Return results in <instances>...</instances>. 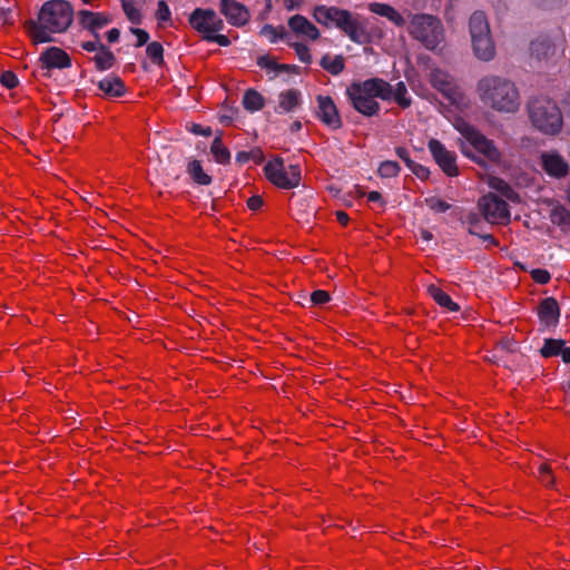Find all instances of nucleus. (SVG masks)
<instances>
[{
  "instance_id": "48",
  "label": "nucleus",
  "mask_w": 570,
  "mask_h": 570,
  "mask_svg": "<svg viewBox=\"0 0 570 570\" xmlns=\"http://www.w3.org/2000/svg\"><path fill=\"white\" fill-rule=\"evenodd\" d=\"M410 169L415 176H417L421 179L428 178L430 174L429 169L425 166L416 164L415 161L410 167Z\"/></svg>"
},
{
  "instance_id": "18",
  "label": "nucleus",
  "mask_w": 570,
  "mask_h": 570,
  "mask_svg": "<svg viewBox=\"0 0 570 570\" xmlns=\"http://www.w3.org/2000/svg\"><path fill=\"white\" fill-rule=\"evenodd\" d=\"M43 68H66L70 66L69 56L60 48H48L40 58Z\"/></svg>"
},
{
  "instance_id": "45",
  "label": "nucleus",
  "mask_w": 570,
  "mask_h": 570,
  "mask_svg": "<svg viewBox=\"0 0 570 570\" xmlns=\"http://www.w3.org/2000/svg\"><path fill=\"white\" fill-rule=\"evenodd\" d=\"M294 48L301 61L305 63L311 61L312 57L309 55L308 48L305 45L295 43Z\"/></svg>"
},
{
  "instance_id": "61",
  "label": "nucleus",
  "mask_w": 570,
  "mask_h": 570,
  "mask_svg": "<svg viewBox=\"0 0 570 570\" xmlns=\"http://www.w3.org/2000/svg\"><path fill=\"white\" fill-rule=\"evenodd\" d=\"M563 362L566 363H570V347H562L561 350V353H560Z\"/></svg>"
},
{
  "instance_id": "60",
  "label": "nucleus",
  "mask_w": 570,
  "mask_h": 570,
  "mask_svg": "<svg viewBox=\"0 0 570 570\" xmlns=\"http://www.w3.org/2000/svg\"><path fill=\"white\" fill-rule=\"evenodd\" d=\"M336 217L338 219V222L343 225L347 224L348 222V215L345 213V212H336Z\"/></svg>"
},
{
  "instance_id": "35",
  "label": "nucleus",
  "mask_w": 570,
  "mask_h": 570,
  "mask_svg": "<svg viewBox=\"0 0 570 570\" xmlns=\"http://www.w3.org/2000/svg\"><path fill=\"white\" fill-rule=\"evenodd\" d=\"M146 52H147V56L157 65H161L163 61H164V57H163V53H164V49H163V46L157 42V41H154V42H150L147 45V48H146Z\"/></svg>"
},
{
  "instance_id": "12",
  "label": "nucleus",
  "mask_w": 570,
  "mask_h": 570,
  "mask_svg": "<svg viewBox=\"0 0 570 570\" xmlns=\"http://www.w3.org/2000/svg\"><path fill=\"white\" fill-rule=\"evenodd\" d=\"M557 52V46L549 39H535L530 45V57L538 67L553 63Z\"/></svg>"
},
{
  "instance_id": "1",
  "label": "nucleus",
  "mask_w": 570,
  "mask_h": 570,
  "mask_svg": "<svg viewBox=\"0 0 570 570\" xmlns=\"http://www.w3.org/2000/svg\"><path fill=\"white\" fill-rule=\"evenodd\" d=\"M72 22V8L68 1L50 0L42 4L38 20H28L24 27L35 45L51 42V33L66 31Z\"/></svg>"
},
{
  "instance_id": "64",
  "label": "nucleus",
  "mask_w": 570,
  "mask_h": 570,
  "mask_svg": "<svg viewBox=\"0 0 570 570\" xmlns=\"http://www.w3.org/2000/svg\"><path fill=\"white\" fill-rule=\"evenodd\" d=\"M301 128H302V124H301V121H298V120L294 121V122L291 125V130H292L293 132L301 130Z\"/></svg>"
},
{
  "instance_id": "2",
  "label": "nucleus",
  "mask_w": 570,
  "mask_h": 570,
  "mask_svg": "<svg viewBox=\"0 0 570 570\" xmlns=\"http://www.w3.org/2000/svg\"><path fill=\"white\" fill-rule=\"evenodd\" d=\"M482 104L499 112H515L520 107V94L513 81L505 77L488 75L476 85Z\"/></svg>"
},
{
  "instance_id": "63",
  "label": "nucleus",
  "mask_w": 570,
  "mask_h": 570,
  "mask_svg": "<svg viewBox=\"0 0 570 570\" xmlns=\"http://www.w3.org/2000/svg\"><path fill=\"white\" fill-rule=\"evenodd\" d=\"M286 1H287L286 8L288 10H293L301 3L302 0H286Z\"/></svg>"
},
{
  "instance_id": "26",
  "label": "nucleus",
  "mask_w": 570,
  "mask_h": 570,
  "mask_svg": "<svg viewBox=\"0 0 570 570\" xmlns=\"http://www.w3.org/2000/svg\"><path fill=\"white\" fill-rule=\"evenodd\" d=\"M187 173L196 184L207 186L212 183V177L204 171L199 160H190L187 165Z\"/></svg>"
},
{
  "instance_id": "6",
  "label": "nucleus",
  "mask_w": 570,
  "mask_h": 570,
  "mask_svg": "<svg viewBox=\"0 0 570 570\" xmlns=\"http://www.w3.org/2000/svg\"><path fill=\"white\" fill-rule=\"evenodd\" d=\"M313 16L321 24L342 29L356 43H365L368 40V35L361 22L347 10L318 6L314 9Z\"/></svg>"
},
{
  "instance_id": "62",
  "label": "nucleus",
  "mask_w": 570,
  "mask_h": 570,
  "mask_svg": "<svg viewBox=\"0 0 570 570\" xmlns=\"http://www.w3.org/2000/svg\"><path fill=\"white\" fill-rule=\"evenodd\" d=\"M421 237L425 240V242H430L432 238H433V235L430 230H426V229H422L421 230Z\"/></svg>"
},
{
  "instance_id": "15",
  "label": "nucleus",
  "mask_w": 570,
  "mask_h": 570,
  "mask_svg": "<svg viewBox=\"0 0 570 570\" xmlns=\"http://www.w3.org/2000/svg\"><path fill=\"white\" fill-rule=\"evenodd\" d=\"M432 86L440 91L450 102H455L460 97L454 79L445 71L433 70L430 76Z\"/></svg>"
},
{
  "instance_id": "19",
  "label": "nucleus",
  "mask_w": 570,
  "mask_h": 570,
  "mask_svg": "<svg viewBox=\"0 0 570 570\" xmlns=\"http://www.w3.org/2000/svg\"><path fill=\"white\" fill-rule=\"evenodd\" d=\"M80 24L89 29L94 35H98L97 30L107 26L110 20L106 14L96 13L88 10H81L78 12Z\"/></svg>"
},
{
  "instance_id": "16",
  "label": "nucleus",
  "mask_w": 570,
  "mask_h": 570,
  "mask_svg": "<svg viewBox=\"0 0 570 570\" xmlns=\"http://www.w3.org/2000/svg\"><path fill=\"white\" fill-rule=\"evenodd\" d=\"M317 116L328 127L338 129L342 127V120L337 108L331 97H317Z\"/></svg>"
},
{
  "instance_id": "37",
  "label": "nucleus",
  "mask_w": 570,
  "mask_h": 570,
  "mask_svg": "<svg viewBox=\"0 0 570 570\" xmlns=\"http://www.w3.org/2000/svg\"><path fill=\"white\" fill-rule=\"evenodd\" d=\"M425 204L435 213H444L450 208V204L438 197L426 198Z\"/></svg>"
},
{
  "instance_id": "27",
  "label": "nucleus",
  "mask_w": 570,
  "mask_h": 570,
  "mask_svg": "<svg viewBox=\"0 0 570 570\" xmlns=\"http://www.w3.org/2000/svg\"><path fill=\"white\" fill-rule=\"evenodd\" d=\"M94 61L96 63L97 69L107 70L114 66L116 58L114 53L109 50V48L104 46L94 57Z\"/></svg>"
},
{
  "instance_id": "24",
  "label": "nucleus",
  "mask_w": 570,
  "mask_h": 570,
  "mask_svg": "<svg viewBox=\"0 0 570 570\" xmlns=\"http://www.w3.org/2000/svg\"><path fill=\"white\" fill-rule=\"evenodd\" d=\"M299 91L289 89L283 91L278 96V109L284 112H291L299 105Z\"/></svg>"
},
{
  "instance_id": "50",
  "label": "nucleus",
  "mask_w": 570,
  "mask_h": 570,
  "mask_svg": "<svg viewBox=\"0 0 570 570\" xmlns=\"http://www.w3.org/2000/svg\"><path fill=\"white\" fill-rule=\"evenodd\" d=\"M95 41L82 42L81 47L87 51H99L105 45L100 42L99 35H95Z\"/></svg>"
},
{
  "instance_id": "41",
  "label": "nucleus",
  "mask_w": 570,
  "mask_h": 570,
  "mask_svg": "<svg viewBox=\"0 0 570 570\" xmlns=\"http://www.w3.org/2000/svg\"><path fill=\"white\" fill-rule=\"evenodd\" d=\"M330 301V294L326 291H315L311 295V302L315 305H322Z\"/></svg>"
},
{
  "instance_id": "20",
  "label": "nucleus",
  "mask_w": 570,
  "mask_h": 570,
  "mask_svg": "<svg viewBox=\"0 0 570 570\" xmlns=\"http://www.w3.org/2000/svg\"><path fill=\"white\" fill-rule=\"evenodd\" d=\"M288 26L295 33L305 36L312 40L320 37L318 29L301 14L293 16L288 20Z\"/></svg>"
},
{
  "instance_id": "32",
  "label": "nucleus",
  "mask_w": 570,
  "mask_h": 570,
  "mask_svg": "<svg viewBox=\"0 0 570 570\" xmlns=\"http://www.w3.org/2000/svg\"><path fill=\"white\" fill-rule=\"evenodd\" d=\"M551 220L561 226L570 225V213L562 206H556L551 210Z\"/></svg>"
},
{
  "instance_id": "10",
  "label": "nucleus",
  "mask_w": 570,
  "mask_h": 570,
  "mask_svg": "<svg viewBox=\"0 0 570 570\" xmlns=\"http://www.w3.org/2000/svg\"><path fill=\"white\" fill-rule=\"evenodd\" d=\"M479 207L484 219L491 224H505L510 220L508 204L497 195L488 194L480 198Z\"/></svg>"
},
{
  "instance_id": "29",
  "label": "nucleus",
  "mask_w": 570,
  "mask_h": 570,
  "mask_svg": "<svg viewBox=\"0 0 570 570\" xmlns=\"http://www.w3.org/2000/svg\"><path fill=\"white\" fill-rule=\"evenodd\" d=\"M215 160L220 164H228L230 160L229 150L223 145L220 136L216 137L210 146Z\"/></svg>"
},
{
  "instance_id": "40",
  "label": "nucleus",
  "mask_w": 570,
  "mask_h": 570,
  "mask_svg": "<svg viewBox=\"0 0 570 570\" xmlns=\"http://www.w3.org/2000/svg\"><path fill=\"white\" fill-rule=\"evenodd\" d=\"M0 81L8 89H12L18 85V78L12 71H4L1 75Z\"/></svg>"
},
{
  "instance_id": "11",
  "label": "nucleus",
  "mask_w": 570,
  "mask_h": 570,
  "mask_svg": "<svg viewBox=\"0 0 570 570\" xmlns=\"http://www.w3.org/2000/svg\"><path fill=\"white\" fill-rule=\"evenodd\" d=\"M189 23L198 32L206 35L215 33L224 28V22L213 9L197 8L189 17Z\"/></svg>"
},
{
  "instance_id": "34",
  "label": "nucleus",
  "mask_w": 570,
  "mask_h": 570,
  "mask_svg": "<svg viewBox=\"0 0 570 570\" xmlns=\"http://www.w3.org/2000/svg\"><path fill=\"white\" fill-rule=\"evenodd\" d=\"M400 171V166L396 161L385 160L379 167V174L383 178L395 177Z\"/></svg>"
},
{
  "instance_id": "52",
  "label": "nucleus",
  "mask_w": 570,
  "mask_h": 570,
  "mask_svg": "<svg viewBox=\"0 0 570 570\" xmlns=\"http://www.w3.org/2000/svg\"><path fill=\"white\" fill-rule=\"evenodd\" d=\"M396 155L406 164L410 168L413 165V160L409 156V151L403 147H397L395 150Z\"/></svg>"
},
{
  "instance_id": "56",
  "label": "nucleus",
  "mask_w": 570,
  "mask_h": 570,
  "mask_svg": "<svg viewBox=\"0 0 570 570\" xmlns=\"http://www.w3.org/2000/svg\"><path fill=\"white\" fill-rule=\"evenodd\" d=\"M10 13V9L0 8V21L3 23H11Z\"/></svg>"
},
{
  "instance_id": "3",
  "label": "nucleus",
  "mask_w": 570,
  "mask_h": 570,
  "mask_svg": "<svg viewBox=\"0 0 570 570\" xmlns=\"http://www.w3.org/2000/svg\"><path fill=\"white\" fill-rule=\"evenodd\" d=\"M353 107L364 116L375 115L380 105L375 98L389 100L392 98V86L383 79L372 78L363 82H354L347 89Z\"/></svg>"
},
{
  "instance_id": "33",
  "label": "nucleus",
  "mask_w": 570,
  "mask_h": 570,
  "mask_svg": "<svg viewBox=\"0 0 570 570\" xmlns=\"http://www.w3.org/2000/svg\"><path fill=\"white\" fill-rule=\"evenodd\" d=\"M407 89L404 82H399L395 90L392 89V97L402 107L407 108L411 105V99L406 97Z\"/></svg>"
},
{
  "instance_id": "31",
  "label": "nucleus",
  "mask_w": 570,
  "mask_h": 570,
  "mask_svg": "<svg viewBox=\"0 0 570 570\" xmlns=\"http://www.w3.org/2000/svg\"><path fill=\"white\" fill-rule=\"evenodd\" d=\"M562 347H563V341H561V340H552V338L546 340V342L541 348V354L544 357L557 356V355H560Z\"/></svg>"
},
{
  "instance_id": "42",
  "label": "nucleus",
  "mask_w": 570,
  "mask_h": 570,
  "mask_svg": "<svg viewBox=\"0 0 570 570\" xmlns=\"http://www.w3.org/2000/svg\"><path fill=\"white\" fill-rule=\"evenodd\" d=\"M539 478L541 482L546 485H551L553 482V479L551 476V470L548 464H541L539 468Z\"/></svg>"
},
{
  "instance_id": "14",
  "label": "nucleus",
  "mask_w": 570,
  "mask_h": 570,
  "mask_svg": "<svg viewBox=\"0 0 570 570\" xmlns=\"http://www.w3.org/2000/svg\"><path fill=\"white\" fill-rule=\"evenodd\" d=\"M540 159L542 168L549 176L562 178L568 175L569 164L558 151H543Z\"/></svg>"
},
{
  "instance_id": "9",
  "label": "nucleus",
  "mask_w": 570,
  "mask_h": 570,
  "mask_svg": "<svg viewBox=\"0 0 570 570\" xmlns=\"http://www.w3.org/2000/svg\"><path fill=\"white\" fill-rule=\"evenodd\" d=\"M264 171L268 180L279 188L291 189L298 186L301 181L299 167L291 165L288 169H285L284 160L281 157L266 164Z\"/></svg>"
},
{
  "instance_id": "23",
  "label": "nucleus",
  "mask_w": 570,
  "mask_h": 570,
  "mask_svg": "<svg viewBox=\"0 0 570 570\" xmlns=\"http://www.w3.org/2000/svg\"><path fill=\"white\" fill-rule=\"evenodd\" d=\"M371 12L379 14L381 17H385L391 22H393L397 27L405 26L406 21L402 17L400 12H397L393 7L386 3L373 2L368 6Z\"/></svg>"
},
{
  "instance_id": "51",
  "label": "nucleus",
  "mask_w": 570,
  "mask_h": 570,
  "mask_svg": "<svg viewBox=\"0 0 570 570\" xmlns=\"http://www.w3.org/2000/svg\"><path fill=\"white\" fill-rule=\"evenodd\" d=\"M247 206L250 210H257L263 206V198L258 195H254L247 200Z\"/></svg>"
},
{
  "instance_id": "55",
  "label": "nucleus",
  "mask_w": 570,
  "mask_h": 570,
  "mask_svg": "<svg viewBox=\"0 0 570 570\" xmlns=\"http://www.w3.org/2000/svg\"><path fill=\"white\" fill-rule=\"evenodd\" d=\"M250 159H254L256 163H262L264 159L263 151L259 148H255L249 151Z\"/></svg>"
},
{
  "instance_id": "8",
  "label": "nucleus",
  "mask_w": 570,
  "mask_h": 570,
  "mask_svg": "<svg viewBox=\"0 0 570 570\" xmlns=\"http://www.w3.org/2000/svg\"><path fill=\"white\" fill-rule=\"evenodd\" d=\"M459 130L468 140V145L462 144L461 146V150L465 156L475 159V156L473 154L474 149L479 154H482L488 160L493 163L499 161L500 151L498 150L493 141L489 140L473 127L466 124H463L461 127H459Z\"/></svg>"
},
{
  "instance_id": "13",
  "label": "nucleus",
  "mask_w": 570,
  "mask_h": 570,
  "mask_svg": "<svg viewBox=\"0 0 570 570\" xmlns=\"http://www.w3.org/2000/svg\"><path fill=\"white\" fill-rule=\"evenodd\" d=\"M428 147L436 161V164L442 168V170L448 176H456L458 167L455 164V156L449 151L439 140L431 139L428 144Z\"/></svg>"
},
{
  "instance_id": "58",
  "label": "nucleus",
  "mask_w": 570,
  "mask_h": 570,
  "mask_svg": "<svg viewBox=\"0 0 570 570\" xmlns=\"http://www.w3.org/2000/svg\"><path fill=\"white\" fill-rule=\"evenodd\" d=\"M250 159V154L247 153V151H239L237 155H236V161L238 164H245L247 163L248 160Z\"/></svg>"
},
{
  "instance_id": "59",
  "label": "nucleus",
  "mask_w": 570,
  "mask_h": 570,
  "mask_svg": "<svg viewBox=\"0 0 570 570\" xmlns=\"http://www.w3.org/2000/svg\"><path fill=\"white\" fill-rule=\"evenodd\" d=\"M367 198L370 202H379L382 205L384 204L382 195L379 191L373 190V191L368 193Z\"/></svg>"
},
{
  "instance_id": "36",
  "label": "nucleus",
  "mask_w": 570,
  "mask_h": 570,
  "mask_svg": "<svg viewBox=\"0 0 570 570\" xmlns=\"http://www.w3.org/2000/svg\"><path fill=\"white\" fill-rule=\"evenodd\" d=\"M122 10L132 23H140L141 16L131 0H121Z\"/></svg>"
},
{
  "instance_id": "28",
  "label": "nucleus",
  "mask_w": 570,
  "mask_h": 570,
  "mask_svg": "<svg viewBox=\"0 0 570 570\" xmlns=\"http://www.w3.org/2000/svg\"><path fill=\"white\" fill-rule=\"evenodd\" d=\"M243 105L249 111H258L264 106V98L256 90L248 89L244 95Z\"/></svg>"
},
{
  "instance_id": "5",
  "label": "nucleus",
  "mask_w": 570,
  "mask_h": 570,
  "mask_svg": "<svg viewBox=\"0 0 570 570\" xmlns=\"http://www.w3.org/2000/svg\"><path fill=\"white\" fill-rule=\"evenodd\" d=\"M529 119L534 128L544 135L558 134L563 124L557 102L547 96L532 97L527 106Z\"/></svg>"
},
{
  "instance_id": "53",
  "label": "nucleus",
  "mask_w": 570,
  "mask_h": 570,
  "mask_svg": "<svg viewBox=\"0 0 570 570\" xmlns=\"http://www.w3.org/2000/svg\"><path fill=\"white\" fill-rule=\"evenodd\" d=\"M468 223L470 225L469 233L473 235H479L478 225L480 223V219L475 215H469L468 216Z\"/></svg>"
},
{
  "instance_id": "30",
  "label": "nucleus",
  "mask_w": 570,
  "mask_h": 570,
  "mask_svg": "<svg viewBox=\"0 0 570 570\" xmlns=\"http://www.w3.org/2000/svg\"><path fill=\"white\" fill-rule=\"evenodd\" d=\"M321 65L332 75H338L344 69V60L341 56L334 58L325 56L322 58Z\"/></svg>"
},
{
  "instance_id": "47",
  "label": "nucleus",
  "mask_w": 570,
  "mask_h": 570,
  "mask_svg": "<svg viewBox=\"0 0 570 570\" xmlns=\"http://www.w3.org/2000/svg\"><path fill=\"white\" fill-rule=\"evenodd\" d=\"M130 31L137 37V47H141L148 42L149 35L147 31L138 28H131Z\"/></svg>"
},
{
  "instance_id": "21",
  "label": "nucleus",
  "mask_w": 570,
  "mask_h": 570,
  "mask_svg": "<svg viewBox=\"0 0 570 570\" xmlns=\"http://www.w3.org/2000/svg\"><path fill=\"white\" fill-rule=\"evenodd\" d=\"M97 86L104 96L109 98L120 97L125 94L126 87L122 80L117 76H108L97 82Z\"/></svg>"
},
{
  "instance_id": "4",
  "label": "nucleus",
  "mask_w": 570,
  "mask_h": 570,
  "mask_svg": "<svg viewBox=\"0 0 570 570\" xmlns=\"http://www.w3.org/2000/svg\"><path fill=\"white\" fill-rule=\"evenodd\" d=\"M409 35L426 50L435 51L445 42V28L441 19L430 13L410 14Z\"/></svg>"
},
{
  "instance_id": "44",
  "label": "nucleus",
  "mask_w": 570,
  "mask_h": 570,
  "mask_svg": "<svg viewBox=\"0 0 570 570\" xmlns=\"http://www.w3.org/2000/svg\"><path fill=\"white\" fill-rule=\"evenodd\" d=\"M156 16L159 21H168L170 19V10L164 0L158 2Z\"/></svg>"
},
{
  "instance_id": "46",
  "label": "nucleus",
  "mask_w": 570,
  "mask_h": 570,
  "mask_svg": "<svg viewBox=\"0 0 570 570\" xmlns=\"http://www.w3.org/2000/svg\"><path fill=\"white\" fill-rule=\"evenodd\" d=\"M493 187L500 190L509 199H513L514 193L505 181L497 179L495 183L493 184Z\"/></svg>"
},
{
  "instance_id": "22",
  "label": "nucleus",
  "mask_w": 570,
  "mask_h": 570,
  "mask_svg": "<svg viewBox=\"0 0 570 570\" xmlns=\"http://www.w3.org/2000/svg\"><path fill=\"white\" fill-rule=\"evenodd\" d=\"M539 317L547 326L553 325L558 322L560 312L558 303L554 298H546L539 306Z\"/></svg>"
},
{
  "instance_id": "43",
  "label": "nucleus",
  "mask_w": 570,
  "mask_h": 570,
  "mask_svg": "<svg viewBox=\"0 0 570 570\" xmlns=\"http://www.w3.org/2000/svg\"><path fill=\"white\" fill-rule=\"evenodd\" d=\"M258 66L262 67V68H265L267 70H271L273 72H278L279 71V65L277 62H275L274 60L269 59L268 57H261L258 58V61H257Z\"/></svg>"
},
{
  "instance_id": "39",
  "label": "nucleus",
  "mask_w": 570,
  "mask_h": 570,
  "mask_svg": "<svg viewBox=\"0 0 570 570\" xmlns=\"http://www.w3.org/2000/svg\"><path fill=\"white\" fill-rule=\"evenodd\" d=\"M531 276H532L533 282H535L538 284H546L551 278L550 273L547 269H541V268L532 269Z\"/></svg>"
},
{
  "instance_id": "49",
  "label": "nucleus",
  "mask_w": 570,
  "mask_h": 570,
  "mask_svg": "<svg viewBox=\"0 0 570 570\" xmlns=\"http://www.w3.org/2000/svg\"><path fill=\"white\" fill-rule=\"evenodd\" d=\"M204 38L208 41H215L217 42L219 46H223V47H227L229 46L230 43V40L228 39V37L224 36V35H214V33H210V35H206L204 36Z\"/></svg>"
},
{
  "instance_id": "17",
  "label": "nucleus",
  "mask_w": 570,
  "mask_h": 570,
  "mask_svg": "<svg viewBox=\"0 0 570 570\" xmlns=\"http://www.w3.org/2000/svg\"><path fill=\"white\" fill-rule=\"evenodd\" d=\"M220 12L233 26H244L249 19V12L245 6L235 0H220Z\"/></svg>"
},
{
  "instance_id": "7",
  "label": "nucleus",
  "mask_w": 570,
  "mask_h": 570,
  "mask_svg": "<svg viewBox=\"0 0 570 570\" xmlns=\"http://www.w3.org/2000/svg\"><path fill=\"white\" fill-rule=\"evenodd\" d=\"M469 32L474 56L482 61L492 60L495 56V45L484 12L475 11L470 16Z\"/></svg>"
},
{
  "instance_id": "54",
  "label": "nucleus",
  "mask_w": 570,
  "mask_h": 570,
  "mask_svg": "<svg viewBox=\"0 0 570 570\" xmlns=\"http://www.w3.org/2000/svg\"><path fill=\"white\" fill-rule=\"evenodd\" d=\"M190 130L195 135H202V136H206V137L212 135L210 127L203 128L200 125H197V124H194Z\"/></svg>"
},
{
  "instance_id": "25",
  "label": "nucleus",
  "mask_w": 570,
  "mask_h": 570,
  "mask_svg": "<svg viewBox=\"0 0 570 570\" xmlns=\"http://www.w3.org/2000/svg\"><path fill=\"white\" fill-rule=\"evenodd\" d=\"M431 297L449 312H458L459 305L448 295L442 287H429Z\"/></svg>"
},
{
  "instance_id": "38",
  "label": "nucleus",
  "mask_w": 570,
  "mask_h": 570,
  "mask_svg": "<svg viewBox=\"0 0 570 570\" xmlns=\"http://www.w3.org/2000/svg\"><path fill=\"white\" fill-rule=\"evenodd\" d=\"M261 33L264 37L268 38L272 42H275L277 40V38L287 37V32L284 29H282L281 33H278L277 30L273 26H269V24L264 26Z\"/></svg>"
},
{
  "instance_id": "57",
  "label": "nucleus",
  "mask_w": 570,
  "mask_h": 570,
  "mask_svg": "<svg viewBox=\"0 0 570 570\" xmlns=\"http://www.w3.org/2000/svg\"><path fill=\"white\" fill-rule=\"evenodd\" d=\"M120 31L116 28L107 32V39L109 42H116L119 39Z\"/></svg>"
}]
</instances>
